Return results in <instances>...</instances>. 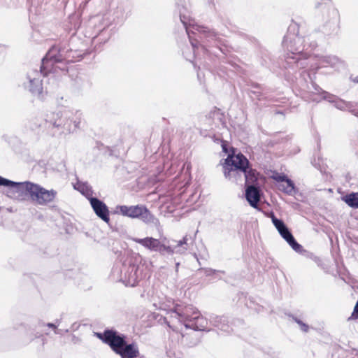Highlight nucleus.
<instances>
[{
    "label": "nucleus",
    "instance_id": "obj_26",
    "mask_svg": "<svg viewBox=\"0 0 358 358\" xmlns=\"http://www.w3.org/2000/svg\"><path fill=\"white\" fill-rule=\"evenodd\" d=\"M271 217L273 225L275 226L278 231L284 228L286 226L281 220H279L277 217H275L273 214L271 215Z\"/></svg>",
    "mask_w": 358,
    "mask_h": 358
},
{
    "label": "nucleus",
    "instance_id": "obj_1",
    "mask_svg": "<svg viewBox=\"0 0 358 358\" xmlns=\"http://www.w3.org/2000/svg\"><path fill=\"white\" fill-rule=\"evenodd\" d=\"M317 45L315 36L299 34L297 24H291L282 41V47L287 51L286 57L287 64L293 68L294 65L296 68H305L310 52Z\"/></svg>",
    "mask_w": 358,
    "mask_h": 358
},
{
    "label": "nucleus",
    "instance_id": "obj_35",
    "mask_svg": "<svg viewBox=\"0 0 358 358\" xmlns=\"http://www.w3.org/2000/svg\"><path fill=\"white\" fill-rule=\"evenodd\" d=\"M355 80L358 83V76L356 77Z\"/></svg>",
    "mask_w": 358,
    "mask_h": 358
},
{
    "label": "nucleus",
    "instance_id": "obj_13",
    "mask_svg": "<svg viewBox=\"0 0 358 358\" xmlns=\"http://www.w3.org/2000/svg\"><path fill=\"white\" fill-rule=\"evenodd\" d=\"M132 241L141 244L150 251H160L161 242L159 239L152 237H145L144 238H133Z\"/></svg>",
    "mask_w": 358,
    "mask_h": 358
},
{
    "label": "nucleus",
    "instance_id": "obj_33",
    "mask_svg": "<svg viewBox=\"0 0 358 358\" xmlns=\"http://www.w3.org/2000/svg\"><path fill=\"white\" fill-rule=\"evenodd\" d=\"M222 150L224 152L227 153L228 152V150L227 149V147L225 145H222Z\"/></svg>",
    "mask_w": 358,
    "mask_h": 358
},
{
    "label": "nucleus",
    "instance_id": "obj_10",
    "mask_svg": "<svg viewBox=\"0 0 358 358\" xmlns=\"http://www.w3.org/2000/svg\"><path fill=\"white\" fill-rule=\"evenodd\" d=\"M199 312V310L192 305L176 304L171 310V317L177 320L186 327V323H191L193 317Z\"/></svg>",
    "mask_w": 358,
    "mask_h": 358
},
{
    "label": "nucleus",
    "instance_id": "obj_30",
    "mask_svg": "<svg viewBox=\"0 0 358 358\" xmlns=\"http://www.w3.org/2000/svg\"><path fill=\"white\" fill-rule=\"evenodd\" d=\"M47 326H48V327H50V328L53 329H54V331H55V333L56 334H62V333H61V330L57 329V326H56L55 324H52V323H48V324H47Z\"/></svg>",
    "mask_w": 358,
    "mask_h": 358
},
{
    "label": "nucleus",
    "instance_id": "obj_29",
    "mask_svg": "<svg viewBox=\"0 0 358 358\" xmlns=\"http://www.w3.org/2000/svg\"><path fill=\"white\" fill-rule=\"evenodd\" d=\"M350 319H358V301H357L354 310L350 317Z\"/></svg>",
    "mask_w": 358,
    "mask_h": 358
},
{
    "label": "nucleus",
    "instance_id": "obj_12",
    "mask_svg": "<svg viewBox=\"0 0 358 358\" xmlns=\"http://www.w3.org/2000/svg\"><path fill=\"white\" fill-rule=\"evenodd\" d=\"M143 205L136 206H117L114 210L115 214H120L131 218H138Z\"/></svg>",
    "mask_w": 358,
    "mask_h": 358
},
{
    "label": "nucleus",
    "instance_id": "obj_14",
    "mask_svg": "<svg viewBox=\"0 0 358 358\" xmlns=\"http://www.w3.org/2000/svg\"><path fill=\"white\" fill-rule=\"evenodd\" d=\"M187 238L185 236L182 240L178 241L176 245L166 246L161 243L160 251L159 252H166L170 255H173V253L183 254L187 250Z\"/></svg>",
    "mask_w": 358,
    "mask_h": 358
},
{
    "label": "nucleus",
    "instance_id": "obj_19",
    "mask_svg": "<svg viewBox=\"0 0 358 358\" xmlns=\"http://www.w3.org/2000/svg\"><path fill=\"white\" fill-rule=\"evenodd\" d=\"M320 64L321 67L331 66L332 68L338 69L340 67L343 66V62L336 56H322L320 59Z\"/></svg>",
    "mask_w": 358,
    "mask_h": 358
},
{
    "label": "nucleus",
    "instance_id": "obj_21",
    "mask_svg": "<svg viewBox=\"0 0 358 358\" xmlns=\"http://www.w3.org/2000/svg\"><path fill=\"white\" fill-rule=\"evenodd\" d=\"M278 232L280 234V236L289 243V245L292 248L293 250L297 252L300 250L301 248V245H299L296 241V240L294 239L291 232L289 231L287 226L278 230Z\"/></svg>",
    "mask_w": 358,
    "mask_h": 358
},
{
    "label": "nucleus",
    "instance_id": "obj_37",
    "mask_svg": "<svg viewBox=\"0 0 358 358\" xmlns=\"http://www.w3.org/2000/svg\"><path fill=\"white\" fill-rule=\"evenodd\" d=\"M138 358H143V357H138Z\"/></svg>",
    "mask_w": 358,
    "mask_h": 358
},
{
    "label": "nucleus",
    "instance_id": "obj_27",
    "mask_svg": "<svg viewBox=\"0 0 358 358\" xmlns=\"http://www.w3.org/2000/svg\"><path fill=\"white\" fill-rule=\"evenodd\" d=\"M273 179L278 182V185L285 182L289 180L285 174L277 173L273 176Z\"/></svg>",
    "mask_w": 358,
    "mask_h": 358
},
{
    "label": "nucleus",
    "instance_id": "obj_34",
    "mask_svg": "<svg viewBox=\"0 0 358 358\" xmlns=\"http://www.w3.org/2000/svg\"><path fill=\"white\" fill-rule=\"evenodd\" d=\"M169 326L170 328H171L173 329V331H176V329L173 327H172L171 325H169Z\"/></svg>",
    "mask_w": 358,
    "mask_h": 358
},
{
    "label": "nucleus",
    "instance_id": "obj_11",
    "mask_svg": "<svg viewBox=\"0 0 358 358\" xmlns=\"http://www.w3.org/2000/svg\"><path fill=\"white\" fill-rule=\"evenodd\" d=\"M90 203L95 214L103 221L108 223L110 218L109 210L107 206L103 201L95 197H90Z\"/></svg>",
    "mask_w": 358,
    "mask_h": 358
},
{
    "label": "nucleus",
    "instance_id": "obj_24",
    "mask_svg": "<svg viewBox=\"0 0 358 358\" xmlns=\"http://www.w3.org/2000/svg\"><path fill=\"white\" fill-rule=\"evenodd\" d=\"M278 188L279 190L289 195H292L295 192L294 184L290 179L282 184L278 185Z\"/></svg>",
    "mask_w": 358,
    "mask_h": 358
},
{
    "label": "nucleus",
    "instance_id": "obj_17",
    "mask_svg": "<svg viewBox=\"0 0 358 358\" xmlns=\"http://www.w3.org/2000/svg\"><path fill=\"white\" fill-rule=\"evenodd\" d=\"M138 267L131 265L128 267L124 275V282L127 286L134 287L139 279L138 275Z\"/></svg>",
    "mask_w": 358,
    "mask_h": 358
},
{
    "label": "nucleus",
    "instance_id": "obj_5",
    "mask_svg": "<svg viewBox=\"0 0 358 358\" xmlns=\"http://www.w3.org/2000/svg\"><path fill=\"white\" fill-rule=\"evenodd\" d=\"M322 12V31L331 34L337 31L339 26V13L331 5V0H322L315 5Z\"/></svg>",
    "mask_w": 358,
    "mask_h": 358
},
{
    "label": "nucleus",
    "instance_id": "obj_18",
    "mask_svg": "<svg viewBox=\"0 0 358 358\" xmlns=\"http://www.w3.org/2000/svg\"><path fill=\"white\" fill-rule=\"evenodd\" d=\"M186 329H192L195 331H205L207 329L208 320L202 316L199 311L198 313L193 317L191 323H186Z\"/></svg>",
    "mask_w": 358,
    "mask_h": 358
},
{
    "label": "nucleus",
    "instance_id": "obj_8",
    "mask_svg": "<svg viewBox=\"0 0 358 358\" xmlns=\"http://www.w3.org/2000/svg\"><path fill=\"white\" fill-rule=\"evenodd\" d=\"M3 186L8 187L5 194L13 200L24 201L29 199L31 182H17L6 179Z\"/></svg>",
    "mask_w": 358,
    "mask_h": 358
},
{
    "label": "nucleus",
    "instance_id": "obj_2",
    "mask_svg": "<svg viewBox=\"0 0 358 358\" xmlns=\"http://www.w3.org/2000/svg\"><path fill=\"white\" fill-rule=\"evenodd\" d=\"M66 59L64 50L53 46L43 59L41 71L31 69L27 72L25 80L23 82L24 88L34 95L39 96L43 91L41 75L57 73L58 69L62 71H66V64L63 62Z\"/></svg>",
    "mask_w": 358,
    "mask_h": 358
},
{
    "label": "nucleus",
    "instance_id": "obj_32",
    "mask_svg": "<svg viewBox=\"0 0 358 358\" xmlns=\"http://www.w3.org/2000/svg\"><path fill=\"white\" fill-rule=\"evenodd\" d=\"M5 182H6V178H4L0 176V185L1 186L4 185Z\"/></svg>",
    "mask_w": 358,
    "mask_h": 358
},
{
    "label": "nucleus",
    "instance_id": "obj_20",
    "mask_svg": "<svg viewBox=\"0 0 358 358\" xmlns=\"http://www.w3.org/2000/svg\"><path fill=\"white\" fill-rule=\"evenodd\" d=\"M138 217L147 224H152L156 227L159 226V221L144 206H142Z\"/></svg>",
    "mask_w": 358,
    "mask_h": 358
},
{
    "label": "nucleus",
    "instance_id": "obj_31",
    "mask_svg": "<svg viewBox=\"0 0 358 358\" xmlns=\"http://www.w3.org/2000/svg\"><path fill=\"white\" fill-rule=\"evenodd\" d=\"M108 330L107 331H105V332L103 334H101V333H96V336L98 338H99L100 339H101L104 343H107V342L105 341L106 340V333L108 331Z\"/></svg>",
    "mask_w": 358,
    "mask_h": 358
},
{
    "label": "nucleus",
    "instance_id": "obj_3",
    "mask_svg": "<svg viewBox=\"0 0 358 358\" xmlns=\"http://www.w3.org/2000/svg\"><path fill=\"white\" fill-rule=\"evenodd\" d=\"M248 165L247 158L240 152L236 154L233 149L223 164L224 175L233 182L244 178L246 183H254L257 179V172L252 169L248 171Z\"/></svg>",
    "mask_w": 358,
    "mask_h": 358
},
{
    "label": "nucleus",
    "instance_id": "obj_7",
    "mask_svg": "<svg viewBox=\"0 0 358 358\" xmlns=\"http://www.w3.org/2000/svg\"><path fill=\"white\" fill-rule=\"evenodd\" d=\"M180 19L189 36L194 54H196L199 47L197 45V40L193 39L192 35L206 36L208 34V37L215 36L214 33H210L206 27L197 24L189 15H186L185 10L180 11Z\"/></svg>",
    "mask_w": 358,
    "mask_h": 358
},
{
    "label": "nucleus",
    "instance_id": "obj_28",
    "mask_svg": "<svg viewBox=\"0 0 358 358\" xmlns=\"http://www.w3.org/2000/svg\"><path fill=\"white\" fill-rule=\"evenodd\" d=\"M293 320L296 322L301 329V330L303 332H308L309 330V326L304 323L301 320L297 317H293Z\"/></svg>",
    "mask_w": 358,
    "mask_h": 358
},
{
    "label": "nucleus",
    "instance_id": "obj_25",
    "mask_svg": "<svg viewBox=\"0 0 358 358\" xmlns=\"http://www.w3.org/2000/svg\"><path fill=\"white\" fill-rule=\"evenodd\" d=\"M342 200L350 207L358 208V193H350L342 197Z\"/></svg>",
    "mask_w": 358,
    "mask_h": 358
},
{
    "label": "nucleus",
    "instance_id": "obj_15",
    "mask_svg": "<svg viewBox=\"0 0 358 358\" xmlns=\"http://www.w3.org/2000/svg\"><path fill=\"white\" fill-rule=\"evenodd\" d=\"M319 93L322 96V99L324 100H326L330 103H333L334 104V106L339 110H344L350 108L351 107L350 103L340 99L336 96L327 92L321 90Z\"/></svg>",
    "mask_w": 358,
    "mask_h": 358
},
{
    "label": "nucleus",
    "instance_id": "obj_23",
    "mask_svg": "<svg viewBox=\"0 0 358 358\" xmlns=\"http://www.w3.org/2000/svg\"><path fill=\"white\" fill-rule=\"evenodd\" d=\"M74 188L85 195L89 201L90 197H93L92 187L86 182L78 181L74 185Z\"/></svg>",
    "mask_w": 358,
    "mask_h": 358
},
{
    "label": "nucleus",
    "instance_id": "obj_36",
    "mask_svg": "<svg viewBox=\"0 0 358 358\" xmlns=\"http://www.w3.org/2000/svg\"><path fill=\"white\" fill-rule=\"evenodd\" d=\"M178 266H179V263H177L176 264V268H178Z\"/></svg>",
    "mask_w": 358,
    "mask_h": 358
},
{
    "label": "nucleus",
    "instance_id": "obj_6",
    "mask_svg": "<svg viewBox=\"0 0 358 358\" xmlns=\"http://www.w3.org/2000/svg\"><path fill=\"white\" fill-rule=\"evenodd\" d=\"M49 127L60 130L63 134L73 133L80 127V120H73L68 113H57L48 116L45 120Z\"/></svg>",
    "mask_w": 358,
    "mask_h": 358
},
{
    "label": "nucleus",
    "instance_id": "obj_16",
    "mask_svg": "<svg viewBox=\"0 0 358 358\" xmlns=\"http://www.w3.org/2000/svg\"><path fill=\"white\" fill-rule=\"evenodd\" d=\"M246 184L248 187L245 189V198L251 206L257 208L260 199L259 189L253 183Z\"/></svg>",
    "mask_w": 358,
    "mask_h": 358
},
{
    "label": "nucleus",
    "instance_id": "obj_22",
    "mask_svg": "<svg viewBox=\"0 0 358 358\" xmlns=\"http://www.w3.org/2000/svg\"><path fill=\"white\" fill-rule=\"evenodd\" d=\"M226 322L227 320L224 317L217 315L211 316L210 318V322L213 326L217 327L223 331H229V326Z\"/></svg>",
    "mask_w": 358,
    "mask_h": 358
},
{
    "label": "nucleus",
    "instance_id": "obj_4",
    "mask_svg": "<svg viewBox=\"0 0 358 358\" xmlns=\"http://www.w3.org/2000/svg\"><path fill=\"white\" fill-rule=\"evenodd\" d=\"M105 336L107 344L122 358H137L138 357L139 350L137 344L127 343L124 337L113 331H108Z\"/></svg>",
    "mask_w": 358,
    "mask_h": 358
},
{
    "label": "nucleus",
    "instance_id": "obj_9",
    "mask_svg": "<svg viewBox=\"0 0 358 358\" xmlns=\"http://www.w3.org/2000/svg\"><path fill=\"white\" fill-rule=\"evenodd\" d=\"M57 194L54 189L48 190L38 184L31 182L29 199L38 205L45 206L52 202Z\"/></svg>",
    "mask_w": 358,
    "mask_h": 358
}]
</instances>
